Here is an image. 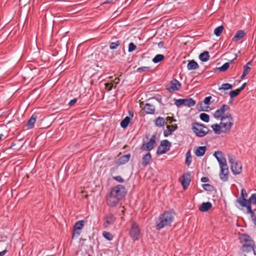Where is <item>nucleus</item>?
Wrapping results in <instances>:
<instances>
[{"instance_id": "f257e3e1", "label": "nucleus", "mask_w": 256, "mask_h": 256, "mask_svg": "<svg viewBox=\"0 0 256 256\" xmlns=\"http://www.w3.org/2000/svg\"><path fill=\"white\" fill-rule=\"evenodd\" d=\"M230 110L227 104H223L218 108L214 114V117L220 120L221 127L226 132H229L234 125V118L231 114L224 112Z\"/></svg>"}, {"instance_id": "f03ea898", "label": "nucleus", "mask_w": 256, "mask_h": 256, "mask_svg": "<svg viewBox=\"0 0 256 256\" xmlns=\"http://www.w3.org/2000/svg\"><path fill=\"white\" fill-rule=\"evenodd\" d=\"M174 218V214L172 211H166L161 214L156 222V228L160 230L171 224Z\"/></svg>"}, {"instance_id": "7ed1b4c3", "label": "nucleus", "mask_w": 256, "mask_h": 256, "mask_svg": "<svg viewBox=\"0 0 256 256\" xmlns=\"http://www.w3.org/2000/svg\"><path fill=\"white\" fill-rule=\"evenodd\" d=\"M240 238L241 242H244L242 246V251L249 252L252 250L254 254L256 255V252L254 249V242L251 240L250 238L247 234H242L240 236Z\"/></svg>"}, {"instance_id": "20e7f679", "label": "nucleus", "mask_w": 256, "mask_h": 256, "mask_svg": "<svg viewBox=\"0 0 256 256\" xmlns=\"http://www.w3.org/2000/svg\"><path fill=\"white\" fill-rule=\"evenodd\" d=\"M192 126L193 132L198 137L205 136L209 132V129L202 124L193 122Z\"/></svg>"}, {"instance_id": "39448f33", "label": "nucleus", "mask_w": 256, "mask_h": 256, "mask_svg": "<svg viewBox=\"0 0 256 256\" xmlns=\"http://www.w3.org/2000/svg\"><path fill=\"white\" fill-rule=\"evenodd\" d=\"M228 160L230 164V168L234 174H240L242 172V165L238 160H236L235 158L232 155L228 156Z\"/></svg>"}, {"instance_id": "423d86ee", "label": "nucleus", "mask_w": 256, "mask_h": 256, "mask_svg": "<svg viewBox=\"0 0 256 256\" xmlns=\"http://www.w3.org/2000/svg\"><path fill=\"white\" fill-rule=\"evenodd\" d=\"M110 193L121 200L125 196L126 191L124 186L118 184L114 187Z\"/></svg>"}, {"instance_id": "0eeeda50", "label": "nucleus", "mask_w": 256, "mask_h": 256, "mask_svg": "<svg viewBox=\"0 0 256 256\" xmlns=\"http://www.w3.org/2000/svg\"><path fill=\"white\" fill-rule=\"evenodd\" d=\"M130 234L131 238L134 240H138L140 237V232L139 226L134 222H132Z\"/></svg>"}, {"instance_id": "6e6552de", "label": "nucleus", "mask_w": 256, "mask_h": 256, "mask_svg": "<svg viewBox=\"0 0 256 256\" xmlns=\"http://www.w3.org/2000/svg\"><path fill=\"white\" fill-rule=\"evenodd\" d=\"M171 146L170 142L167 140H162L158 148L157 154H165L170 150Z\"/></svg>"}, {"instance_id": "1a4fd4ad", "label": "nucleus", "mask_w": 256, "mask_h": 256, "mask_svg": "<svg viewBox=\"0 0 256 256\" xmlns=\"http://www.w3.org/2000/svg\"><path fill=\"white\" fill-rule=\"evenodd\" d=\"M183 188L186 190L190 185L191 179L190 174L189 172H186L183 174L179 178Z\"/></svg>"}, {"instance_id": "9d476101", "label": "nucleus", "mask_w": 256, "mask_h": 256, "mask_svg": "<svg viewBox=\"0 0 256 256\" xmlns=\"http://www.w3.org/2000/svg\"><path fill=\"white\" fill-rule=\"evenodd\" d=\"M196 102L194 100L191 98L186 99H178L175 102V104L179 107L181 106H194Z\"/></svg>"}, {"instance_id": "9b49d317", "label": "nucleus", "mask_w": 256, "mask_h": 256, "mask_svg": "<svg viewBox=\"0 0 256 256\" xmlns=\"http://www.w3.org/2000/svg\"><path fill=\"white\" fill-rule=\"evenodd\" d=\"M228 165L221 166L219 174L220 179L223 182H226L228 180Z\"/></svg>"}, {"instance_id": "f8f14e48", "label": "nucleus", "mask_w": 256, "mask_h": 256, "mask_svg": "<svg viewBox=\"0 0 256 256\" xmlns=\"http://www.w3.org/2000/svg\"><path fill=\"white\" fill-rule=\"evenodd\" d=\"M156 136L153 135L148 142L142 144L141 149L144 150H152L154 148V144L156 142Z\"/></svg>"}, {"instance_id": "ddd939ff", "label": "nucleus", "mask_w": 256, "mask_h": 256, "mask_svg": "<svg viewBox=\"0 0 256 256\" xmlns=\"http://www.w3.org/2000/svg\"><path fill=\"white\" fill-rule=\"evenodd\" d=\"M140 106L148 114H154L155 112V106L149 103L141 102Z\"/></svg>"}, {"instance_id": "4468645a", "label": "nucleus", "mask_w": 256, "mask_h": 256, "mask_svg": "<svg viewBox=\"0 0 256 256\" xmlns=\"http://www.w3.org/2000/svg\"><path fill=\"white\" fill-rule=\"evenodd\" d=\"M214 156L218 161L220 166L227 165L226 160L223 153L220 151L215 152Z\"/></svg>"}, {"instance_id": "2eb2a0df", "label": "nucleus", "mask_w": 256, "mask_h": 256, "mask_svg": "<svg viewBox=\"0 0 256 256\" xmlns=\"http://www.w3.org/2000/svg\"><path fill=\"white\" fill-rule=\"evenodd\" d=\"M120 200L118 198L112 195L111 194H109L106 198L107 204L110 207L115 206L119 202Z\"/></svg>"}, {"instance_id": "dca6fc26", "label": "nucleus", "mask_w": 256, "mask_h": 256, "mask_svg": "<svg viewBox=\"0 0 256 256\" xmlns=\"http://www.w3.org/2000/svg\"><path fill=\"white\" fill-rule=\"evenodd\" d=\"M170 85V87L167 88L169 92L178 90L181 86L180 83L176 79L172 80Z\"/></svg>"}, {"instance_id": "f3484780", "label": "nucleus", "mask_w": 256, "mask_h": 256, "mask_svg": "<svg viewBox=\"0 0 256 256\" xmlns=\"http://www.w3.org/2000/svg\"><path fill=\"white\" fill-rule=\"evenodd\" d=\"M116 218L114 216L111 214H109L104 218V225L105 227H108V226L113 224Z\"/></svg>"}, {"instance_id": "a211bd4d", "label": "nucleus", "mask_w": 256, "mask_h": 256, "mask_svg": "<svg viewBox=\"0 0 256 256\" xmlns=\"http://www.w3.org/2000/svg\"><path fill=\"white\" fill-rule=\"evenodd\" d=\"M178 128L176 125H171V126H167L166 129L164 132V135L165 137H167L171 134L172 132L176 130Z\"/></svg>"}, {"instance_id": "6ab92c4d", "label": "nucleus", "mask_w": 256, "mask_h": 256, "mask_svg": "<svg viewBox=\"0 0 256 256\" xmlns=\"http://www.w3.org/2000/svg\"><path fill=\"white\" fill-rule=\"evenodd\" d=\"M130 154L124 155L117 160L116 164L118 165L124 164L130 160Z\"/></svg>"}, {"instance_id": "aec40b11", "label": "nucleus", "mask_w": 256, "mask_h": 256, "mask_svg": "<svg viewBox=\"0 0 256 256\" xmlns=\"http://www.w3.org/2000/svg\"><path fill=\"white\" fill-rule=\"evenodd\" d=\"M84 226V222L82 220H79L77 222L74 226V233L73 234V236H75L76 234H78V236L80 235V232H77L78 230H80L82 229V227Z\"/></svg>"}, {"instance_id": "412c9836", "label": "nucleus", "mask_w": 256, "mask_h": 256, "mask_svg": "<svg viewBox=\"0 0 256 256\" xmlns=\"http://www.w3.org/2000/svg\"><path fill=\"white\" fill-rule=\"evenodd\" d=\"M238 202L242 206H246V212H248V208L250 206V200H248L245 198H239L238 200Z\"/></svg>"}, {"instance_id": "4be33fe9", "label": "nucleus", "mask_w": 256, "mask_h": 256, "mask_svg": "<svg viewBox=\"0 0 256 256\" xmlns=\"http://www.w3.org/2000/svg\"><path fill=\"white\" fill-rule=\"evenodd\" d=\"M212 128L216 134H220L222 132L226 133L225 131L221 127L220 123V124H216L212 126Z\"/></svg>"}, {"instance_id": "5701e85b", "label": "nucleus", "mask_w": 256, "mask_h": 256, "mask_svg": "<svg viewBox=\"0 0 256 256\" xmlns=\"http://www.w3.org/2000/svg\"><path fill=\"white\" fill-rule=\"evenodd\" d=\"M212 206V204L210 202H202L199 207L200 212H205L208 210Z\"/></svg>"}, {"instance_id": "b1692460", "label": "nucleus", "mask_w": 256, "mask_h": 256, "mask_svg": "<svg viewBox=\"0 0 256 256\" xmlns=\"http://www.w3.org/2000/svg\"><path fill=\"white\" fill-rule=\"evenodd\" d=\"M152 160V156L150 152H148L142 158V165L143 166H148L150 161Z\"/></svg>"}, {"instance_id": "393cba45", "label": "nucleus", "mask_w": 256, "mask_h": 256, "mask_svg": "<svg viewBox=\"0 0 256 256\" xmlns=\"http://www.w3.org/2000/svg\"><path fill=\"white\" fill-rule=\"evenodd\" d=\"M206 151V147L205 146H202L198 147L195 150V154L197 156H203Z\"/></svg>"}, {"instance_id": "a878e982", "label": "nucleus", "mask_w": 256, "mask_h": 256, "mask_svg": "<svg viewBox=\"0 0 256 256\" xmlns=\"http://www.w3.org/2000/svg\"><path fill=\"white\" fill-rule=\"evenodd\" d=\"M245 34L244 32L242 30H238L232 38V40L237 42L242 38Z\"/></svg>"}, {"instance_id": "bb28decb", "label": "nucleus", "mask_w": 256, "mask_h": 256, "mask_svg": "<svg viewBox=\"0 0 256 256\" xmlns=\"http://www.w3.org/2000/svg\"><path fill=\"white\" fill-rule=\"evenodd\" d=\"M198 63L194 60H190L187 64V68L188 70H194L198 68Z\"/></svg>"}, {"instance_id": "cd10ccee", "label": "nucleus", "mask_w": 256, "mask_h": 256, "mask_svg": "<svg viewBox=\"0 0 256 256\" xmlns=\"http://www.w3.org/2000/svg\"><path fill=\"white\" fill-rule=\"evenodd\" d=\"M36 118L37 116L35 114H32L27 122V126L30 128H32L36 120Z\"/></svg>"}, {"instance_id": "c85d7f7f", "label": "nucleus", "mask_w": 256, "mask_h": 256, "mask_svg": "<svg viewBox=\"0 0 256 256\" xmlns=\"http://www.w3.org/2000/svg\"><path fill=\"white\" fill-rule=\"evenodd\" d=\"M247 214H251L252 220L255 226H256V208L252 210L251 208L248 206Z\"/></svg>"}, {"instance_id": "c756f323", "label": "nucleus", "mask_w": 256, "mask_h": 256, "mask_svg": "<svg viewBox=\"0 0 256 256\" xmlns=\"http://www.w3.org/2000/svg\"><path fill=\"white\" fill-rule=\"evenodd\" d=\"M154 122L156 126L161 127L163 126L164 125L165 120L164 118L158 116L154 120Z\"/></svg>"}, {"instance_id": "7c9ffc66", "label": "nucleus", "mask_w": 256, "mask_h": 256, "mask_svg": "<svg viewBox=\"0 0 256 256\" xmlns=\"http://www.w3.org/2000/svg\"><path fill=\"white\" fill-rule=\"evenodd\" d=\"M199 58L202 62H207L210 58L209 53L207 51L200 54L199 56Z\"/></svg>"}, {"instance_id": "2f4dec72", "label": "nucleus", "mask_w": 256, "mask_h": 256, "mask_svg": "<svg viewBox=\"0 0 256 256\" xmlns=\"http://www.w3.org/2000/svg\"><path fill=\"white\" fill-rule=\"evenodd\" d=\"M164 58V56L162 54H156L152 60V61L154 63L156 64L159 62H162Z\"/></svg>"}, {"instance_id": "473e14b6", "label": "nucleus", "mask_w": 256, "mask_h": 256, "mask_svg": "<svg viewBox=\"0 0 256 256\" xmlns=\"http://www.w3.org/2000/svg\"><path fill=\"white\" fill-rule=\"evenodd\" d=\"M130 118L128 116H126V117H125V118L121 122H120V126L124 128H126L129 122H130Z\"/></svg>"}, {"instance_id": "72a5a7b5", "label": "nucleus", "mask_w": 256, "mask_h": 256, "mask_svg": "<svg viewBox=\"0 0 256 256\" xmlns=\"http://www.w3.org/2000/svg\"><path fill=\"white\" fill-rule=\"evenodd\" d=\"M192 162V156L190 151L188 150L186 154V164L187 166H190Z\"/></svg>"}, {"instance_id": "f704fd0d", "label": "nucleus", "mask_w": 256, "mask_h": 256, "mask_svg": "<svg viewBox=\"0 0 256 256\" xmlns=\"http://www.w3.org/2000/svg\"><path fill=\"white\" fill-rule=\"evenodd\" d=\"M232 88V86L228 83L223 84H222L221 86L218 88L219 90H230Z\"/></svg>"}, {"instance_id": "c9c22d12", "label": "nucleus", "mask_w": 256, "mask_h": 256, "mask_svg": "<svg viewBox=\"0 0 256 256\" xmlns=\"http://www.w3.org/2000/svg\"><path fill=\"white\" fill-rule=\"evenodd\" d=\"M103 236L108 240H112L113 239V236L110 232L104 231L102 232Z\"/></svg>"}, {"instance_id": "e433bc0d", "label": "nucleus", "mask_w": 256, "mask_h": 256, "mask_svg": "<svg viewBox=\"0 0 256 256\" xmlns=\"http://www.w3.org/2000/svg\"><path fill=\"white\" fill-rule=\"evenodd\" d=\"M223 29L224 27L222 26L216 28L214 30V34L217 36H219L221 34Z\"/></svg>"}, {"instance_id": "4c0bfd02", "label": "nucleus", "mask_w": 256, "mask_h": 256, "mask_svg": "<svg viewBox=\"0 0 256 256\" xmlns=\"http://www.w3.org/2000/svg\"><path fill=\"white\" fill-rule=\"evenodd\" d=\"M200 120L204 122H208L210 120L209 116L206 113H202L200 114Z\"/></svg>"}, {"instance_id": "58836bf2", "label": "nucleus", "mask_w": 256, "mask_h": 256, "mask_svg": "<svg viewBox=\"0 0 256 256\" xmlns=\"http://www.w3.org/2000/svg\"><path fill=\"white\" fill-rule=\"evenodd\" d=\"M120 44V42L117 40L116 42H111L110 46V48L111 50H115Z\"/></svg>"}, {"instance_id": "ea45409f", "label": "nucleus", "mask_w": 256, "mask_h": 256, "mask_svg": "<svg viewBox=\"0 0 256 256\" xmlns=\"http://www.w3.org/2000/svg\"><path fill=\"white\" fill-rule=\"evenodd\" d=\"M240 90H238V89L236 90H232L230 92V96L231 98H234L238 96L240 94Z\"/></svg>"}, {"instance_id": "a19ab883", "label": "nucleus", "mask_w": 256, "mask_h": 256, "mask_svg": "<svg viewBox=\"0 0 256 256\" xmlns=\"http://www.w3.org/2000/svg\"><path fill=\"white\" fill-rule=\"evenodd\" d=\"M250 204H252L256 206V194H253L249 198Z\"/></svg>"}, {"instance_id": "79ce46f5", "label": "nucleus", "mask_w": 256, "mask_h": 256, "mask_svg": "<svg viewBox=\"0 0 256 256\" xmlns=\"http://www.w3.org/2000/svg\"><path fill=\"white\" fill-rule=\"evenodd\" d=\"M136 46L133 42H132L129 44L128 51V52H132L136 50Z\"/></svg>"}, {"instance_id": "37998d69", "label": "nucleus", "mask_w": 256, "mask_h": 256, "mask_svg": "<svg viewBox=\"0 0 256 256\" xmlns=\"http://www.w3.org/2000/svg\"><path fill=\"white\" fill-rule=\"evenodd\" d=\"M230 64L228 62H226L221 67L219 68L220 71L224 72L228 70L229 68Z\"/></svg>"}, {"instance_id": "c03bdc74", "label": "nucleus", "mask_w": 256, "mask_h": 256, "mask_svg": "<svg viewBox=\"0 0 256 256\" xmlns=\"http://www.w3.org/2000/svg\"><path fill=\"white\" fill-rule=\"evenodd\" d=\"M250 69H251V68L249 66L246 65L244 67L243 72L246 74H248L250 72Z\"/></svg>"}, {"instance_id": "a18cd8bd", "label": "nucleus", "mask_w": 256, "mask_h": 256, "mask_svg": "<svg viewBox=\"0 0 256 256\" xmlns=\"http://www.w3.org/2000/svg\"><path fill=\"white\" fill-rule=\"evenodd\" d=\"M212 96H208L204 99V102L205 104L208 105L210 104V100L212 99Z\"/></svg>"}, {"instance_id": "49530a36", "label": "nucleus", "mask_w": 256, "mask_h": 256, "mask_svg": "<svg viewBox=\"0 0 256 256\" xmlns=\"http://www.w3.org/2000/svg\"><path fill=\"white\" fill-rule=\"evenodd\" d=\"M106 87L108 91L112 90L113 86V84L107 82L105 84Z\"/></svg>"}, {"instance_id": "de8ad7c7", "label": "nucleus", "mask_w": 256, "mask_h": 256, "mask_svg": "<svg viewBox=\"0 0 256 256\" xmlns=\"http://www.w3.org/2000/svg\"><path fill=\"white\" fill-rule=\"evenodd\" d=\"M114 179L120 182H124V180L120 176H114Z\"/></svg>"}, {"instance_id": "09e8293b", "label": "nucleus", "mask_w": 256, "mask_h": 256, "mask_svg": "<svg viewBox=\"0 0 256 256\" xmlns=\"http://www.w3.org/2000/svg\"><path fill=\"white\" fill-rule=\"evenodd\" d=\"M248 196L246 190L244 189H242L241 191V198H246Z\"/></svg>"}, {"instance_id": "8fccbe9b", "label": "nucleus", "mask_w": 256, "mask_h": 256, "mask_svg": "<svg viewBox=\"0 0 256 256\" xmlns=\"http://www.w3.org/2000/svg\"><path fill=\"white\" fill-rule=\"evenodd\" d=\"M148 69H149V67H148V66H142V67L138 68V71L139 72H144V71L147 70Z\"/></svg>"}, {"instance_id": "3c124183", "label": "nucleus", "mask_w": 256, "mask_h": 256, "mask_svg": "<svg viewBox=\"0 0 256 256\" xmlns=\"http://www.w3.org/2000/svg\"><path fill=\"white\" fill-rule=\"evenodd\" d=\"M202 188L206 190H210L212 186L210 184H204L202 185Z\"/></svg>"}, {"instance_id": "603ef678", "label": "nucleus", "mask_w": 256, "mask_h": 256, "mask_svg": "<svg viewBox=\"0 0 256 256\" xmlns=\"http://www.w3.org/2000/svg\"><path fill=\"white\" fill-rule=\"evenodd\" d=\"M77 102V99L76 98H74L73 100H71L69 103H68V106H73L74 105L76 104V102Z\"/></svg>"}, {"instance_id": "864d4df0", "label": "nucleus", "mask_w": 256, "mask_h": 256, "mask_svg": "<svg viewBox=\"0 0 256 256\" xmlns=\"http://www.w3.org/2000/svg\"><path fill=\"white\" fill-rule=\"evenodd\" d=\"M201 181L203 182H206L208 181V178L207 177H202L201 178Z\"/></svg>"}, {"instance_id": "5fc2aeb1", "label": "nucleus", "mask_w": 256, "mask_h": 256, "mask_svg": "<svg viewBox=\"0 0 256 256\" xmlns=\"http://www.w3.org/2000/svg\"><path fill=\"white\" fill-rule=\"evenodd\" d=\"M246 86V83H244L243 84L242 86L239 88H238V90H240V92Z\"/></svg>"}, {"instance_id": "6e6d98bb", "label": "nucleus", "mask_w": 256, "mask_h": 256, "mask_svg": "<svg viewBox=\"0 0 256 256\" xmlns=\"http://www.w3.org/2000/svg\"><path fill=\"white\" fill-rule=\"evenodd\" d=\"M166 120L169 122L170 123H172V122L175 121L172 118L169 116L167 117Z\"/></svg>"}, {"instance_id": "4d7b16f0", "label": "nucleus", "mask_w": 256, "mask_h": 256, "mask_svg": "<svg viewBox=\"0 0 256 256\" xmlns=\"http://www.w3.org/2000/svg\"><path fill=\"white\" fill-rule=\"evenodd\" d=\"M119 78H115V79L113 80V84H114L116 85L118 84L119 83Z\"/></svg>"}, {"instance_id": "13d9d810", "label": "nucleus", "mask_w": 256, "mask_h": 256, "mask_svg": "<svg viewBox=\"0 0 256 256\" xmlns=\"http://www.w3.org/2000/svg\"><path fill=\"white\" fill-rule=\"evenodd\" d=\"M7 251L8 250H4L0 252V256H4L6 253Z\"/></svg>"}, {"instance_id": "bf43d9fd", "label": "nucleus", "mask_w": 256, "mask_h": 256, "mask_svg": "<svg viewBox=\"0 0 256 256\" xmlns=\"http://www.w3.org/2000/svg\"><path fill=\"white\" fill-rule=\"evenodd\" d=\"M247 74H245L243 72L242 76H241V78L242 79L244 78Z\"/></svg>"}, {"instance_id": "052dcab7", "label": "nucleus", "mask_w": 256, "mask_h": 256, "mask_svg": "<svg viewBox=\"0 0 256 256\" xmlns=\"http://www.w3.org/2000/svg\"><path fill=\"white\" fill-rule=\"evenodd\" d=\"M129 114L132 116V117L133 116V113L130 112H129Z\"/></svg>"}, {"instance_id": "680f3d73", "label": "nucleus", "mask_w": 256, "mask_h": 256, "mask_svg": "<svg viewBox=\"0 0 256 256\" xmlns=\"http://www.w3.org/2000/svg\"><path fill=\"white\" fill-rule=\"evenodd\" d=\"M4 136V135L2 134H0V140H2V136Z\"/></svg>"}, {"instance_id": "e2e57ef3", "label": "nucleus", "mask_w": 256, "mask_h": 256, "mask_svg": "<svg viewBox=\"0 0 256 256\" xmlns=\"http://www.w3.org/2000/svg\"><path fill=\"white\" fill-rule=\"evenodd\" d=\"M252 64V62H249L248 64H247V66H248L249 64Z\"/></svg>"}, {"instance_id": "0e129e2a", "label": "nucleus", "mask_w": 256, "mask_h": 256, "mask_svg": "<svg viewBox=\"0 0 256 256\" xmlns=\"http://www.w3.org/2000/svg\"><path fill=\"white\" fill-rule=\"evenodd\" d=\"M108 2H110V1L109 0H108L107 1L105 2L104 3L106 4V3H108Z\"/></svg>"}, {"instance_id": "69168bd1", "label": "nucleus", "mask_w": 256, "mask_h": 256, "mask_svg": "<svg viewBox=\"0 0 256 256\" xmlns=\"http://www.w3.org/2000/svg\"><path fill=\"white\" fill-rule=\"evenodd\" d=\"M162 42H159L158 43V46H162V44H161Z\"/></svg>"}, {"instance_id": "338daca9", "label": "nucleus", "mask_w": 256, "mask_h": 256, "mask_svg": "<svg viewBox=\"0 0 256 256\" xmlns=\"http://www.w3.org/2000/svg\"><path fill=\"white\" fill-rule=\"evenodd\" d=\"M162 42H159L158 43V46H162V44H161Z\"/></svg>"}, {"instance_id": "774afa93", "label": "nucleus", "mask_w": 256, "mask_h": 256, "mask_svg": "<svg viewBox=\"0 0 256 256\" xmlns=\"http://www.w3.org/2000/svg\"><path fill=\"white\" fill-rule=\"evenodd\" d=\"M88 256H91L90 255H89Z\"/></svg>"}]
</instances>
